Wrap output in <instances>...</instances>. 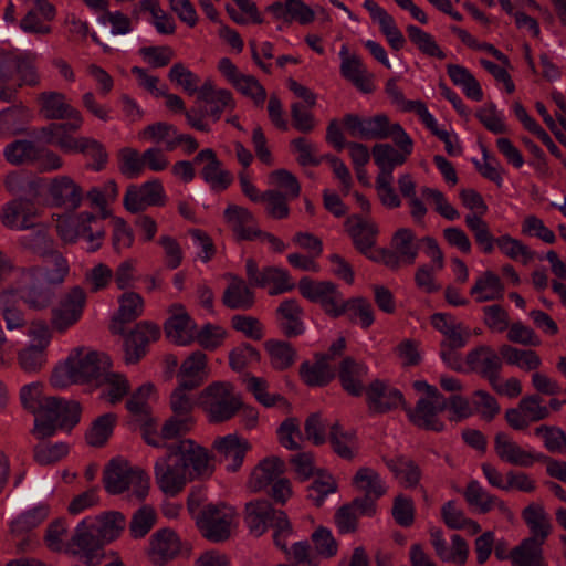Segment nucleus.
<instances>
[{
  "instance_id": "f257e3e1",
  "label": "nucleus",
  "mask_w": 566,
  "mask_h": 566,
  "mask_svg": "<svg viewBox=\"0 0 566 566\" xmlns=\"http://www.w3.org/2000/svg\"><path fill=\"white\" fill-rule=\"evenodd\" d=\"M20 399L24 409L34 415L33 433L39 439L53 436L56 428L70 430L80 420V405L44 396L41 381L24 385L20 389Z\"/></svg>"
},
{
  "instance_id": "f03ea898",
  "label": "nucleus",
  "mask_w": 566,
  "mask_h": 566,
  "mask_svg": "<svg viewBox=\"0 0 566 566\" xmlns=\"http://www.w3.org/2000/svg\"><path fill=\"white\" fill-rule=\"evenodd\" d=\"M52 262L53 268H31L22 273L24 286L15 293L31 310L48 308L54 297V292L48 285L61 284L69 273V263L61 253H52Z\"/></svg>"
},
{
  "instance_id": "7ed1b4c3",
  "label": "nucleus",
  "mask_w": 566,
  "mask_h": 566,
  "mask_svg": "<svg viewBox=\"0 0 566 566\" xmlns=\"http://www.w3.org/2000/svg\"><path fill=\"white\" fill-rule=\"evenodd\" d=\"M109 367L111 359L106 354L85 347L76 348L53 369L50 382L55 388L88 382L99 379Z\"/></svg>"
},
{
  "instance_id": "20e7f679",
  "label": "nucleus",
  "mask_w": 566,
  "mask_h": 566,
  "mask_svg": "<svg viewBox=\"0 0 566 566\" xmlns=\"http://www.w3.org/2000/svg\"><path fill=\"white\" fill-rule=\"evenodd\" d=\"M103 481L109 494H124L129 501H140L149 491V476L119 457L108 462Z\"/></svg>"
},
{
  "instance_id": "39448f33",
  "label": "nucleus",
  "mask_w": 566,
  "mask_h": 566,
  "mask_svg": "<svg viewBox=\"0 0 566 566\" xmlns=\"http://www.w3.org/2000/svg\"><path fill=\"white\" fill-rule=\"evenodd\" d=\"M210 423L232 419L243 408L241 392L229 381H213L203 388L197 399Z\"/></svg>"
},
{
  "instance_id": "423d86ee",
  "label": "nucleus",
  "mask_w": 566,
  "mask_h": 566,
  "mask_svg": "<svg viewBox=\"0 0 566 566\" xmlns=\"http://www.w3.org/2000/svg\"><path fill=\"white\" fill-rule=\"evenodd\" d=\"M55 229L64 243H75L80 238L85 239L88 252L97 251L106 234L99 217L88 211L57 214Z\"/></svg>"
},
{
  "instance_id": "0eeeda50",
  "label": "nucleus",
  "mask_w": 566,
  "mask_h": 566,
  "mask_svg": "<svg viewBox=\"0 0 566 566\" xmlns=\"http://www.w3.org/2000/svg\"><path fill=\"white\" fill-rule=\"evenodd\" d=\"M344 125L352 137L361 139L392 138L395 144L402 146L407 153L413 149V142L401 125L390 124L384 114L373 117L348 114L344 117Z\"/></svg>"
},
{
  "instance_id": "6e6552de",
  "label": "nucleus",
  "mask_w": 566,
  "mask_h": 566,
  "mask_svg": "<svg viewBox=\"0 0 566 566\" xmlns=\"http://www.w3.org/2000/svg\"><path fill=\"white\" fill-rule=\"evenodd\" d=\"M245 523L254 536L264 534L269 526L274 528V543L286 551V538L292 535V526L283 511L272 509L266 500H255L245 505Z\"/></svg>"
},
{
  "instance_id": "1a4fd4ad",
  "label": "nucleus",
  "mask_w": 566,
  "mask_h": 566,
  "mask_svg": "<svg viewBox=\"0 0 566 566\" xmlns=\"http://www.w3.org/2000/svg\"><path fill=\"white\" fill-rule=\"evenodd\" d=\"M28 342L17 353L19 367L27 374L41 371L49 360L52 331L48 323L34 322L27 332Z\"/></svg>"
},
{
  "instance_id": "9d476101",
  "label": "nucleus",
  "mask_w": 566,
  "mask_h": 566,
  "mask_svg": "<svg viewBox=\"0 0 566 566\" xmlns=\"http://www.w3.org/2000/svg\"><path fill=\"white\" fill-rule=\"evenodd\" d=\"M103 546L92 526L91 517H85L74 528L67 552L82 562L83 566H98L104 558Z\"/></svg>"
},
{
  "instance_id": "9b49d317",
  "label": "nucleus",
  "mask_w": 566,
  "mask_h": 566,
  "mask_svg": "<svg viewBox=\"0 0 566 566\" xmlns=\"http://www.w3.org/2000/svg\"><path fill=\"white\" fill-rule=\"evenodd\" d=\"M237 518L235 510L224 503H210L205 505L203 511L197 516L196 524L201 534L211 542L227 539L234 526Z\"/></svg>"
},
{
  "instance_id": "f8f14e48",
  "label": "nucleus",
  "mask_w": 566,
  "mask_h": 566,
  "mask_svg": "<svg viewBox=\"0 0 566 566\" xmlns=\"http://www.w3.org/2000/svg\"><path fill=\"white\" fill-rule=\"evenodd\" d=\"M169 449L191 481L207 479L214 472L209 451L196 441L184 439L176 444H171Z\"/></svg>"
},
{
  "instance_id": "ddd939ff",
  "label": "nucleus",
  "mask_w": 566,
  "mask_h": 566,
  "mask_svg": "<svg viewBox=\"0 0 566 566\" xmlns=\"http://www.w3.org/2000/svg\"><path fill=\"white\" fill-rule=\"evenodd\" d=\"M86 304V293L80 286H74L63 293L51 310L50 328L53 332L65 333L82 318Z\"/></svg>"
},
{
  "instance_id": "4468645a",
  "label": "nucleus",
  "mask_w": 566,
  "mask_h": 566,
  "mask_svg": "<svg viewBox=\"0 0 566 566\" xmlns=\"http://www.w3.org/2000/svg\"><path fill=\"white\" fill-rule=\"evenodd\" d=\"M167 195L161 181L151 178L139 185H130L124 195L123 203L127 211L137 213L149 207H161Z\"/></svg>"
},
{
  "instance_id": "2eb2a0df",
  "label": "nucleus",
  "mask_w": 566,
  "mask_h": 566,
  "mask_svg": "<svg viewBox=\"0 0 566 566\" xmlns=\"http://www.w3.org/2000/svg\"><path fill=\"white\" fill-rule=\"evenodd\" d=\"M300 293L307 300L318 303L328 315L338 317L343 315L342 293L338 287L329 281H313L303 277L298 282Z\"/></svg>"
},
{
  "instance_id": "dca6fc26",
  "label": "nucleus",
  "mask_w": 566,
  "mask_h": 566,
  "mask_svg": "<svg viewBox=\"0 0 566 566\" xmlns=\"http://www.w3.org/2000/svg\"><path fill=\"white\" fill-rule=\"evenodd\" d=\"M39 113L46 119H69V129L78 130L84 118L78 109L73 107L65 96V94L48 91L43 92L38 97Z\"/></svg>"
},
{
  "instance_id": "f3484780",
  "label": "nucleus",
  "mask_w": 566,
  "mask_h": 566,
  "mask_svg": "<svg viewBox=\"0 0 566 566\" xmlns=\"http://www.w3.org/2000/svg\"><path fill=\"white\" fill-rule=\"evenodd\" d=\"M211 448L219 461L223 463L226 471L233 473L242 468L251 443L242 436L232 432L217 437Z\"/></svg>"
},
{
  "instance_id": "a211bd4d",
  "label": "nucleus",
  "mask_w": 566,
  "mask_h": 566,
  "mask_svg": "<svg viewBox=\"0 0 566 566\" xmlns=\"http://www.w3.org/2000/svg\"><path fill=\"white\" fill-rule=\"evenodd\" d=\"M155 478L159 489L167 495L178 494L191 481L170 450L166 457L156 461Z\"/></svg>"
},
{
  "instance_id": "6ab92c4d",
  "label": "nucleus",
  "mask_w": 566,
  "mask_h": 566,
  "mask_svg": "<svg viewBox=\"0 0 566 566\" xmlns=\"http://www.w3.org/2000/svg\"><path fill=\"white\" fill-rule=\"evenodd\" d=\"M193 424V419L190 416L182 418L175 417L167 420L163 427L158 428L155 420L150 419L143 426V436L145 441L156 448H166L167 440L177 438L178 436L186 433L190 430ZM170 446H168L169 448Z\"/></svg>"
},
{
  "instance_id": "aec40b11",
  "label": "nucleus",
  "mask_w": 566,
  "mask_h": 566,
  "mask_svg": "<svg viewBox=\"0 0 566 566\" xmlns=\"http://www.w3.org/2000/svg\"><path fill=\"white\" fill-rule=\"evenodd\" d=\"M168 313L169 317L165 322L166 337L178 346L191 344L195 340L197 325L185 306L172 304Z\"/></svg>"
},
{
  "instance_id": "412c9836",
  "label": "nucleus",
  "mask_w": 566,
  "mask_h": 566,
  "mask_svg": "<svg viewBox=\"0 0 566 566\" xmlns=\"http://www.w3.org/2000/svg\"><path fill=\"white\" fill-rule=\"evenodd\" d=\"M444 397L433 399H419L413 409L406 406L405 410L409 420L417 427L426 430L441 431L443 422L439 419V413L447 409Z\"/></svg>"
},
{
  "instance_id": "4be33fe9",
  "label": "nucleus",
  "mask_w": 566,
  "mask_h": 566,
  "mask_svg": "<svg viewBox=\"0 0 566 566\" xmlns=\"http://www.w3.org/2000/svg\"><path fill=\"white\" fill-rule=\"evenodd\" d=\"M424 253L431 259L430 265L420 266L415 275L416 284L426 293H433L440 290L436 282L434 274L444 266L443 253L437 241L430 237L423 239Z\"/></svg>"
},
{
  "instance_id": "5701e85b",
  "label": "nucleus",
  "mask_w": 566,
  "mask_h": 566,
  "mask_svg": "<svg viewBox=\"0 0 566 566\" xmlns=\"http://www.w3.org/2000/svg\"><path fill=\"white\" fill-rule=\"evenodd\" d=\"M48 195L54 206L77 209L83 201L82 187L70 176L53 178L48 186Z\"/></svg>"
},
{
  "instance_id": "b1692460",
  "label": "nucleus",
  "mask_w": 566,
  "mask_h": 566,
  "mask_svg": "<svg viewBox=\"0 0 566 566\" xmlns=\"http://www.w3.org/2000/svg\"><path fill=\"white\" fill-rule=\"evenodd\" d=\"M367 402L370 410L378 413L405 409L407 406L400 390L379 380L370 384L367 389Z\"/></svg>"
},
{
  "instance_id": "393cba45",
  "label": "nucleus",
  "mask_w": 566,
  "mask_h": 566,
  "mask_svg": "<svg viewBox=\"0 0 566 566\" xmlns=\"http://www.w3.org/2000/svg\"><path fill=\"white\" fill-rule=\"evenodd\" d=\"M29 6L20 21V28L27 33L46 34L51 31L48 22L55 17V8L48 0H25Z\"/></svg>"
},
{
  "instance_id": "a878e982",
  "label": "nucleus",
  "mask_w": 566,
  "mask_h": 566,
  "mask_svg": "<svg viewBox=\"0 0 566 566\" xmlns=\"http://www.w3.org/2000/svg\"><path fill=\"white\" fill-rule=\"evenodd\" d=\"M210 376L208 356L201 350L191 352L180 364L177 373L181 386L197 388Z\"/></svg>"
},
{
  "instance_id": "bb28decb",
  "label": "nucleus",
  "mask_w": 566,
  "mask_h": 566,
  "mask_svg": "<svg viewBox=\"0 0 566 566\" xmlns=\"http://www.w3.org/2000/svg\"><path fill=\"white\" fill-rule=\"evenodd\" d=\"M224 220L239 240H254L261 234L254 216L244 207L230 203L226 208Z\"/></svg>"
},
{
  "instance_id": "cd10ccee",
  "label": "nucleus",
  "mask_w": 566,
  "mask_h": 566,
  "mask_svg": "<svg viewBox=\"0 0 566 566\" xmlns=\"http://www.w3.org/2000/svg\"><path fill=\"white\" fill-rule=\"evenodd\" d=\"M69 129V123L64 124H50L43 127L38 135V138L46 144L57 146L63 153L74 154L81 153L85 149L87 137H73Z\"/></svg>"
},
{
  "instance_id": "c85d7f7f",
  "label": "nucleus",
  "mask_w": 566,
  "mask_h": 566,
  "mask_svg": "<svg viewBox=\"0 0 566 566\" xmlns=\"http://www.w3.org/2000/svg\"><path fill=\"white\" fill-rule=\"evenodd\" d=\"M27 200L28 199L17 198L8 201L2 207L0 220L6 228L21 231L34 227L36 213Z\"/></svg>"
},
{
  "instance_id": "c756f323",
  "label": "nucleus",
  "mask_w": 566,
  "mask_h": 566,
  "mask_svg": "<svg viewBox=\"0 0 566 566\" xmlns=\"http://www.w3.org/2000/svg\"><path fill=\"white\" fill-rule=\"evenodd\" d=\"M195 163L202 165V178L211 189L221 191L228 188V186L231 184V175L221 167V163L212 149L206 148L201 150L196 156Z\"/></svg>"
},
{
  "instance_id": "7c9ffc66",
  "label": "nucleus",
  "mask_w": 566,
  "mask_h": 566,
  "mask_svg": "<svg viewBox=\"0 0 566 566\" xmlns=\"http://www.w3.org/2000/svg\"><path fill=\"white\" fill-rule=\"evenodd\" d=\"M4 187L10 195L21 199L39 197L45 187L44 180L27 171H11L6 175Z\"/></svg>"
},
{
  "instance_id": "2f4dec72",
  "label": "nucleus",
  "mask_w": 566,
  "mask_h": 566,
  "mask_svg": "<svg viewBox=\"0 0 566 566\" xmlns=\"http://www.w3.org/2000/svg\"><path fill=\"white\" fill-rule=\"evenodd\" d=\"M497 457L509 464L530 468L535 462H541L544 454L527 451L506 434L497 433Z\"/></svg>"
},
{
  "instance_id": "473e14b6",
  "label": "nucleus",
  "mask_w": 566,
  "mask_h": 566,
  "mask_svg": "<svg viewBox=\"0 0 566 566\" xmlns=\"http://www.w3.org/2000/svg\"><path fill=\"white\" fill-rule=\"evenodd\" d=\"M198 99L206 103L209 107V114L219 119L222 112L232 109L235 106L233 96L226 88H218L211 78H207L198 91Z\"/></svg>"
},
{
  "instance_id": "72a5a7b5",
  "label": "nucleus",
  "mask_w": 566,
  "mask_h": 566,
  "mask_svg": "<svg viewBox=\"0 0 566 566\" xmlns=\"http://www.w3.org/2000/svg\"><path fill=\"white\" fill-rule=\"evenodd\" d=\"M340 73L361 92L371 91L370 74L367 72L359 56L350 54L346 45L339 50Z\"/></svg>"
},
{
  "instance_id": "f704fd0d",
  "label": "nucleus",
  "mask_w": 566,
  "mask_h": 566,
  "mask_svg": "<svg viewBox=\"0 0 566 566\" xmlns=\"http://www.w3.org/2000/svg\"><path fill=\"white\" fill-rule=\"evenodd\" d=\"M274 19L292 23L308 24L314 21V11L303 0L276 1L268 7Z\"/></svg>"
},
{
  "instance_id": "c9c22d12",
  "label": "nucleus",
  "mask_w": 566,
  "mask_h": 566,
  "mask_svg": "<svg viewBox=\"0 0 566 566\" xmlns=\"http://www.w3.org/2000/svg\"><path fill=\"white\" fill-rule=\"evenodd\" d=\"M137 138L144 143H153L167 151L174 150L180 145L177 128L166 122H156L145 126L138 132Z\"/></svg>"
},
{
  "instance_id": "e433bc0d",
  "label": "nucleus",
  "mask_w": 566,
  "mask_h": 566,
  "mask_svg": "<svg viewBox=\"0 0 566 566\" xmlns=\"http://www.w3.org/2000/svg\"><path fill=\"white\" fill-rule=\"evenodd\" d=\"M285 470L284 462L277 457H268L261 460L251 471L249 478V488L253 491H261L283 474Z\"/></svg>"
},
{
  "instance_id": "4c0bfd02",
  "label": "nucleus",
  "mask_w": 566,
  "mask_h": 566,
  "mask_svg": "<svg viewBox=\"0 0 566 566\" xmlns=\"http://www.w3.org/2000/svg\"><path fill=\"white\" fill-rule=\"evenodd\" d=\"M430 322L444 337L440 345H467L469 332L454 316L447 313H436L431 316Z\"/></svg>"
},
{
  "instance_id": "58836bf2",
  "label": "nucleus",
  "mask_w": 566,
  "mask_h": 566,
  "mask_svg": "<svg viewBox=\"0 0 566 566\" xmlns=\"http://www.w3.org/2000/svg\"><path fill=\"white\" fill-rule=\"evenodd\" d=\"M180 552V539L174 531L161 530L150 541L149 556L155 564H164Z\"/></svg>"
},
{
  "instance_id": "ea45409f",
  "label": "nucleus",
  "mask_w": 566,
  "mask_h": 566,
  "mask_svg": "<svg viewBox=\"0 0 566 566\" xmlns=\"http://www.w3.org/2000/svg\"><path fill=\"white\" fill-rule=\"evenodd\" d=\"M118 310L113 317L112 329L115 333L123 331V325L135 321L144 312V300L136 292H125L118 298Z\"/></svg>"
},
{
  "instance_id": "a19ab883",
  "label": "nucleus",
  "mask_w": 566,
  "mask_h": 566,
  "mask_svg": "<svg viewBox=\"0 0 566 566\" xmlns=\"http://www.w3.org/2000/svg\"><path fill=\"white\" fill-rule=\"evenodd\" d=\"M346 227L355 247L368 258L374 251L376 226L358 216H352L347 219Z\"/></svg>"
},
{
  "instance_id": "79ce46f5",
  "label": "nucleus",
  "mask_w": 566,
  "mask_h": 566,
  "mask_svg": "<svg viewBox=\"0 0 566 566\" xmlns=\"http://www.w3.org/2000/svg\"><path fill=\"white\" fill-rule=\"evenodd\" d=\"M300 375L302 380L311 387H319L328 384L335 376V368L329 363V355L316 357L313 363L301 365Z\"/></svg>"
},
{
  "instance_id": "37998d69",
  "label": "nucleus",
  "mask_w": 566,
  "mask_h": 566,
  "mask_svg": "<svg viewBox=\"0 0 566 566\" xmlns=\"http://www.w3.org/2000/svg\"><path fill=\"white\" fill-rule=\"evenodd\" d=\"M92 526L98 535L99 542L106 545L119 537L126 526V518L119 512H107L97 516H90Z\"/></svg>"
},
{
  "instance_id": "c03bdc74",
  "label": "nucleus",
  "mask_w": 566,
  "mask_h": 566,
  "mask_svg": "<svg viewBox=\"0 0 566 566\" xmlns=\"http://www.w3.org/2000/svg\"><path fill=\"white\" fill-rule=\"evenodd\" d=\"M522 516L531 532V536L526 539H534L539 545H543L552 530L544 507L541 504L532 503L523 510Z\"/></svg>"
},
{
  "instance_id": "a18cd8bd",
  "label": "nucleus",
  "mask_w": 566,
  "mask_h": 566,
  "mask_svg": "<svg viewBox=\"0 0 566 566\" xmlns=\"http://www.w3.org/2000/svg\"><path fill=\"white\" fill-rule=\"evenodd\" d=\"M399 150L390 144H376L371 149L374 161L379 168L378 175L392 176L395 167L402 165L407 157L412 153L406 151L402 146H398Z\"/></svg>"
},
{
  "instance_id": "49530a36",
  "label": "nucleus",
  "mask_w": 566,
  "mask_h": 566,
  "mask_svg": "<svg viewBox=\"0 0 566 566\" xmlns=\"http://www.w3.org/2000/svg\"><path fill=\"white\" fill-rule=\"evenodd\" d=\"M226 277L229 283L223 293V304L233 310L251 307L254 303V294L244 280L232 274Z\"/></svg>"
},
{
  "instance_id": "de8ad7c7",
  "label": "nucleus",
  "mask_w": 566,
  "mask_h": 566,
  "mask_svg": "<svg viewBox=\"0 0 566 566\" xmlns=\"http://www.w3.org/2000/svg\"><path fill=\"white\" fill-rule=\"evenodd\" d=\"M50 513L48 504L38 503L15 515L10 522V531L14 536H22L39 526Z\"/></svg>"
},
{
  "instance_id": "09e8293b",
  "label": "nucleus",
  "mask_w": 566,
  "mask_h": 566,
  "mask_svg": "<svg viewBox=\"0 0 566 566\" xmlns=\"http://www.w3.org/2000/svg\"><path fill=\"white\" fill-rule=\"evenodd\" d=\"M352 484L367 497L379 499L387 492V485L380 474L369 467L359 468L353 476Z\"/></svg>"
},
{
  "instance_id": "8fccbe9b",
  "label": "nucleus",
  "mask_w": 566,
  "mask_h": 566,
  "mask_svg": "<svg viewBox=\"0 0 566 566\" xmlns=\"http://www.w3.org/2000/svg\"><path fill=\"white\" fill-rule=\"evenodd\" d=\"M468 371H474L495 384V353L490 346H479L467 355Z\"/></svg>"
},
{
  "instance_id": "3c124183",
  "label": "nucleus",
  "mask_w": 566,
  "mask_h": 566,
  "mask_svg": "<svg viewBox=\"0 0 566 566\" xmlns=\"http://www.w3.org/2000/svg\"><path fill=\"white\" fill-rule=\"evenodd\" d=\"M368 374V367L347 357L343 360L339 369V378L344 389L353 396L363 392V379Z\"/></svg>"
},
{
  "instance_id": "603ef678",
  "label": "nucleus",
  "mask_w": 566,
  "mask_h": 566,
  "mask_svg": "<svg viewBox=\"0 0 566 566\" xmlns=\"http://www.w3.org/2000/svg\"><path fill=\"white\" fill-rule=\"evenodd\" d=\"M256 286L266 289L270 295H279L293 290L295 284L285 269L268 266L261 271Z\"/></svg>"
},
{
  "instance_id": "864d4df0",
  "label": "nucleus",
  "mask_w": 566,
  "mask_h": 566,
  "mask_svg": "<svg viewBox=\"0 0 566 566\" xmlns=\"http://www.w3.org/2000/svg\"><path fill=\"white\" fill-rule=\"evenodd\" d=\"M99 379L101 397L108 403L119 402L129 391V381L123 374L106 369Z\"/></svg>"
},
{
  "instance_id": "5fc2aeb1",
  "label": "nucleus",
  "mask_w": 566,
  "mask_h": 566,
  "mask_svg": "<svg viewBox=\"0 0 566 566\" xmlns=\"http://www.w3.org/2000/svg\"><path fill=\"white\" fill-rule=\"evenodd\" d=\"M385 462L401 485L405 488H415L418 485L421 471L412 460L398 455L386 459Z\"/></svg>"
},
{
  "instance_id": "6e6d98bb",
  "label": "nucleus",
  "mask_w": 566,
  "mask_h": 566,
  "mask_svg": "<svg viewBox=\"0 0 566 566\" xmlns=\"http://www.w3.org/2000/svg\"><path fill=\"white\" fill-rule=\"evenodd\" d=\"M32 112L22 104L0 111V135H14L32 119Z\"/></svg>"
},
{
  "instance_id": "4d7b16f0",
  "label": "nucleus",
  "mask_w": 566,
  "mask_h": 566,
  "mask_svg": "<svg viewBox=\"0 0 566 566\" xmlns=\"http://www.w3.org/2000/svg\"><path fill=\"white\" fill-rule=\"evenodd\" d=\"M500 354L506 364L516 366L525 371L537 370L542 359L535 350L520 349L511 345H502Z\"/></svg>"
},
{
  "instance_id": "13d9d810",
  "label": "nucleus",
  "mask_w": 566,
  "mask_h": 566,
  "mask_svg": "<svg viewBox=\"0 0 566 566\" xmlns=\"http://www.w3.org/2000/svg\"><path fill=\"white\" fill-rule=\"evenodd\" d=\"M86 196L91 205L99 210V217L105 219L111 217L108 205L117 199L118 187L115 180L109 179L102 186L92 187Z\"/></svg>"
},
{
  "instance_id": "bf43d9fd",
  "label": "nucleus",
  "mask_w": 566,
  "mask_h": 566,
  "mask_svg": "<svg viewBox=\"0 0 566 566\" xmlns=\"http://www.w3.org/2000/svg\"><path fill=\"white\" fill-rule=\"evenodd\" d=\"M542 546L534 539L522 541L511 551L512 566H546Z\"/></svg>"
},
{
  "instance_id": "052dcab7",
  "label": "nucleus",
  "mask_w": 566,
  "mask_h": 566,
  "mask_svg": "<svg viewBox=\"0 0 566 566\" xmlns=\"http://www.w3.org/2000/svg\"><path fill=\"white\" fill-rule=\"evenodd\" d=\"M343 314H347L350 322L358 324L363 328H368L374 323V311L371 304L363 298L355 297L348 301H342Z\"/></svg>"
},
{
  "instance_id": "680f3d73",
  "label": "nucleus",
  "mask_w": 566,
  "mask_h": 566,
  "mask_svg": "<svg viewBox=\"0 0 566 566\" xmlns=\"http://www.w3.org/2000/svg\"><path fill=\"white\" fill-rule=\"evenodd\" d=\"M277 312L281 317V325L287 335H298L304 332L302 308L295 300L289 298L282 302Z\"/></svg>"
},
{
  "instance_id": "e2e57ef3",
  "label": "nucleus",
  "mask_w": 566,
  "mask_h": 566,
  "mask_svg": "<svg viewBox=\"0 0 566 566\" xmlns=\"http://www.w3.org/2000/svg\"><path fill=\"white\" fill-rule=\"evenodd\" d=\"M116 421L117 417L112 412L104 413L96 418L86 431L85 438L87 443L92 447L103 446L112 436Z\"/></svg>"
},
{
  "instance_id": "0e129e2a",
  "label": "nucleus",
  "mask_w": 566,
  "mask_h": 566,
  "mask_svg": "<svg viewBox=\"0 0 566 566\" xmlns=\"http://www.w3.org/2000/svg\"><path fill=\"white\" fill-rule=\"evenodd\" d=\"M454 541H455V544L458 545V553H457V556H452V555L450 556L449 554H447L444 552V549L447 548V546L449 544L444 541V538L442 536V532L439 530H433L431 532V543H432L438 556L443 562L451 563L454 565H463V564H465V562L468 559L469 547H468L467 543L464 542V539L461 538L457 534H454Z\"/></svg>"
},
{
  "instance_id": "69168bd1",
  "label": "nucleus",
  "mask_w": 566,
  "mask_h": 566,
  "mask_svg": "<svg viewBox=\"0 0 566 566\" xmlns=\"http://www.w3.org/2000/svg\"><path fill=\"white\" fill-rule=\"evenodd\" d=\"M18 300L17 293L13 291L4 292L0 295V311L8 331L19 329L25 325V317L15 305Z\"/></svg>"
},
{
  "instance_id": "338daca9",
  "label": "nucleus",
  "mask_w": 566,
  "mask_h": 566,
  "mask_svg": "<svg viewBox=\"0 0 566 566\" xmlns=\"http://www.w3.org/2000/svg\"><path fill=\"white\" fill-rule=\"evenodd\" d=\"M448 74L452 82L461 87L468 97L475 101L482 98L481 87L468 69L458 64L449 65Z\"/></svg>"
},
{
  "instance_id": "774afa93",
  "label": "nucleus",
  "mask_w": 566,
  "mask_h": 566,
  "mask_svg": "<svg viewBox=\"0 0 566 566\" xmlns=\"http://www.w3.org/2000/svg\"><path fill=\"white\" fill-rule=\"evenodd\" d=\"M337 491V483L332 474L318 471L308 486V499L321 506L326 497Z\"/></svg>"
}]
</instances>
